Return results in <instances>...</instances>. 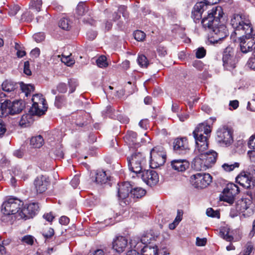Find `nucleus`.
I'll list each match as a JSON object with an SVG mask.
<instances>
[{
  "label": "nucleus",
  "mask_w": 255,
  "mask_h": 255,
  "mask_svg": "<svg viewBox=\"0 0 255 255\" xmlns=\"http://www.w3.org/2000/svg\"><path fill=\"white\" fill-rule=\"evenodd\" d=\"M210 7L205 3L200 1L196 3L192 10L191 17L196 23L199 22L202 18V15L204 11L211 10Z\"/></svg>",
  "instance_id": "f3484780"
},
{
  "label": "nucleus",
  "mask_w": 255,
  "mask_h": 255,
  "mask_svg": "<svg viewBox=\"0 0 255 255\" xmlns=\"http://www.w3.org/2000/svg\"><path fill=\"white\" fill-rule=\"evenodd\" d=\"M142 250L143 252H148L149 253V255H158V249L157 246L152 247L144 246Z\"/></svg>",
  "instance_id": "37998d69"
},
{
  "label": "nucleus",
  "mask_w": 255,
  "mask_h": 255,
  "mask_svg": "<svg viewBox=\"0 0 255 255\" xmlns=\"http://www.w3.org/2000/svg\"><path fill=\"white\" fill-rule=\"evenodd\" d=\"M42 236L44 237L45 242H48L52 239L54 235V231L51 228H48L47 230H44L42 231Z\"/></svg>",
  "instance_id": "72a5a7b5"
},
{
  "label": "nucleus",
  "mask_w": 255,
  "mask_h": 255,
  "mask_svg": "<svg viewBox=\"0 0 255 255\" xmlns=\"http://www.w3.org/2000/svg\"><path fill=\"white\" fill-rule=\"evenodd\" d=\"M24 73L27 75H31V72L29 69V63L28 61H25L24 63Z\"/></svg>",
  "instance_id": "052dcab7"
},
{
  "label": "nucleus",
  "mask_w": 255,
  "mask_h": 255,
  "mask_svg": "<svg viewBox=\"0 0 255 255\" xmlns=\"http://www.w3.org/2000/svg\"><path fill=\"white\" fill-rule=\"evenodd\" d=\"M44 139L41 135L32 136L30 139V143H43Z\"/></svg>",
  "instance_id": "8fccbe9b"
},
{
  "label": "nucleus",
  "mask_w": 255,
  "mask_h": 255,
  "mask_svg": "<svg viewBox=\"0 0 255 255\" xmlns=\"http://www.w3.org/2000/svg\"><path fill=\"white\" fill-rule=\"evenodd\" d=\"M242 207L239 203L236 204L235 207L231 208L230 215L232 217H237L242 212Z\"/></svg>",
  "instance_id": "473e14b6"
},
{
  "label": "nucleus",
  "mask_w": 255,
  "mask_h": 255,
  "mask_svg": "<svg viewBox=\"0 0 255 255\" xmlns=\"http://www.w3.org/2000/svg\"><path fill=\"white\" fill-rule=\"evenodd\" d=\"M217 156L218 153L213 150H209L201 155L208 168H211L215 163Z\"/></svg>",
  "instance_id": "4be33fe9"
},
{
  "label": "nucleus",
  "mask_w": 255,
  "mask_h": 255,
  "mask_svg": "<svg viewBox=\"0 0 255 255\" xmlns=\"http://www.w3.org/2000/svg\"><path fill=\"white\" fill-rule=\"evenodd\" d=\"M141 174L142 180L150 187L155 185L159 181L158 175L153 170H144L141 171Z\"/></svg>",
  "instance_id": "2eb2a0df"
},
{
  "label": "nucleus",
  "mask_w": 255,
  "mask_h": 255,
  "mask_svg": "<svg viewBox=\"0 0 255 255\" xmlns=\"http://www.w3.org/2000/svg\"><path fill=\"white\" fill-rule=\"evenodd\" d=\"M158 55L160 56H164L166 54V50L164 47L159 46L157 49Z\"/></svg>",
  "instance_id": "69168bd1"
},
{
  "label": "nucleus",
  "mask_w": 255,
  "mask_h": 255,
  "mask_svg": "<svg viewBox=\"0 0 255 255\" xmlns=\"http://www.w3.org/2000/svg\"><path fill=\"white\" fill-rule=\"evenodd\" d=\"M150 166L152 168H156L163 165L166 162L167 155L164 148L158 145L154 147L150 151Z\"/></svg>",
  "instance_id": "0eeeda50"
},
{
  "label": "nucleus",
  "mask_w": 255,
  "mask_h": 255,
  "mask_svg": "<svg viewBox=\"0 0 255 255\" xmlns=\"http://www.w3.org/2000/svg\"><path fill=\"white\" fill-rule=\"evenodd\" d=\"M212 177L209 173H198L192 175L190 177V182L196 188H204L212 182Z\"/></svg>",
  "instance_id": "9d476101"
},
{
  "label": "nucleus",
  "mask_w": 255,
  "mask_h": 255,
  "mask_svg": "<svg viewBox=\"0 0 255 255\" xmlns=\"http://www.w3.org/2000/svg\"><path fill=\"white\" fill-rule=\"evenodd\" d=\"M222 60L223 66L227 70L230 71L236 67L238 60L232 47L228 46L226 48L223 52Z\"/></svg>",
  "instance_id": "9b49d317"
},
{
  "label": "nucleus",
  "mask_w": 255,
  "mask_h": 255,
  "mask_svg": "<svg viewBox=\"0 0 255 255\" xmlns=\"http://www.w3.org/2000/svg\"><path fill=\"white\" fill-rule=\"evenodd\" d=\"M137 61L138 65L142 68H147L149 65L148 61L144 55H139Z\"/></svg>",
  "instance_id": "e433bc0d"
},
{
  "label": "nucleus",
  "mask_w": 255,
  "mask_h": 255,
  "mask_svg": "<svg viewBox=\"0 0 255 255\" xmlns=\"http://www.w3.org/2000/svg\"><path fill=\"white\" fill-rule=\"evenodd\" d=\"M31 100L33 104L29 110L30 114L37 116L44 114L47 107L44 104L45 100L42 96L40 94H35L33 96Z\"/></svg>",
  "instance_id": "1a4fd4ad"
},
{
  "label": "nucleus",
  "mask_w": 255,
  "mask_h": 255,
  "mask_svg": "<svg viewBox=\"0 0 255 255\" xmlns=\"http://www.w3.org/2000/svg\"><path fill=\"white\" fill-rule=\"evenodd\" d=\"M232 148L234 150L235 153L243 154L246 151V147L244 144H234Z\"/></svg>",
  "instance_id": "a18cd8bd"
},
{
  "label": "nucleus",
  "mask_w": 255,
  "mask_h": 255,
  "mask_svg": "<svg viewBox=\"0 0 255 255\" xmlns=\"http://www.w3.org/2000/svg\"><path fill=\"white\" fill-rule=\"evenodd\" d=\"M247 65L250 69L255 70V57L250 58L248 61Z\"/></svg>",
  "instance_id": "e2e57ef3"
},
{
  "label": "nucleus",
  "mask_w": 255,
  "mask_h": 255,
  "mask_svg": "<svg viewBox=\"0 0 255 255\" xmlns=\"http://www.w3.org/2000/svg\"><path fill=\"white\" fill-rule=\"evenodd\" d=\"M118 12L122 13L123 16L125 18L128 17V13L127 11V7L124 5H121L118 8Z\"/></svg>",
  "instance_id": "13d9d810"
},
{
  "label": "nucleus",
  "mask_w": 255,
  "mask_h": 255,
  "mask_svg": "<svg viewBox=\"0 0 255 255\" xmlns=\"http://www.w3.org/2000/svg\"><path fill=\"white\" fill-rule=\"evenodd\" d=\"M1 87L2 90L9 93L14 91L18 88V85L12 81L6 80L2 83Z\"/></svg>",
  "instance_id": "b1692460"
},
{
  "label": "nucleus",
  "mask_w": 255,
  "mask_h": 255,
  "mask_svg": "<svg viewBox=\"0 0 255 255\" xmlns=\"http://www.w3.org/2000/svg\"><path fill=\"white\" fill-rule=\"evenodd\" d=\"M236 182L247 188L246 194L253 201L255 199V165H251L248 172H241L236 178Z\"/></svg>",
  "instance_id": "f03ea898"
},
{
  "label": "nucleus",
  "mask_w": 255,
  "mask_h": 255,
  "mask_svg": "<svg viewBox=\"0 0 255 255\" xmlns=\"http://www.w3.org/2000/svg\"><path fill=\"white\" fill-rule=\"evenodd\" d=\"M68 84L70 88V93H72L75 91L76 87L78 85L77 82L75 80L70 79L68 81Z\"/></svg>",
  "instance_id": "6e6d98bb"
},
{
  "label": "nucleus",
  "mask_w": 255,
  "mask_h": 255,
  "mask_svg": "<svg viewBox=\"0 0 255 255\" xmlns=\"http://www.w3.org/2000/svg\"><path fill=\"white\" fill-rule=\"evenodd\" d=\"M118 197L119 200H125L126 204L127 199L130 196L132 185L129 182H123L118 184Z\"/></svg>",
  "instance_id": "dca6fc26"
},
{
  "label": "nucleus",
  "mask_w": 255,
  "mask_h": 255,
  "mask_svg": "<svg viewBox=\"0 0 255 255\" xmlns=\"http://www.w3.org/2000/svg\"><path fill=\"white\" fill-rule=\"evenodd\" d=\"M20 87L22 91L25 93V95L28 97V95L34 91V87L31 84H25L22 82L19 83Z\"/></svg>",
  "instance_id": "c756f323"
},
{
  "label": "nucleus",
  "mask_w": 255,
  "mask_h": 255,
  "mask_svg": "<svg viewBox=\"0 0 255 255\" xmlns=\"http://www.w3.org/2000/svg\"><path fill=\"white\" fill-rule=\"evenodd\" d=\"M151 239V235L149 234H146L142 236L140 238L137 237L133 238L130 240L129 244L131 247L135 248L137 250H140L141 248V244L144 245V246H147V245L150 243Z\"/></svg>",
  "instance_id": "aec40b11"
},
{
  "label": "nucleus",
  "mask_w": 255,
  "mask_h": 255,
  "mask_svg": "<svg viewBox=\"0 0 255 255\" xmlns=\"http://www.w3.org/2000/svg\"><path fill=\"white\" fill-rule=\"evenodd\" d=\"M67 103L66 98L65 96L58 95L55 97L54 105L57 108H61L65 106Z\"/></svg>",
  "instance_id": "bb28decb"
},
{
  "label": "nucleus",
  "mask_w": 255,
  "mask_h": 255,
  "mask_svg": "<svg viewBox=\"0 0 255 255\" xmlns=\"http://www.w3.org/2000/svg\"><path fill=\"white\" fill-rule=\"evenodd\" d=\"M249 147L251 148V150H249L248 152V154L251 160L253 162H255V144Z\"/></svg>",
  "instance_id": "864d4df0"
},
{
  "label": "nucleus",
  "mask_w": 255,
  "mask_h": 255,
  "mask_svg": "<svg viewBox=\"0 0 255 255\" xmlns=\"http://www.w3.org/2000/svg\"><path fill=\"white\" fill-rule=\"evenodd\" d=\"M207 240L206 238L200 239L197 237L196 239V245L197 246H204L206 244Z\"/></svg>",
  "instance_id": "680f3d73"
},
{
  "label": "nucleus",
  "mask_w": 255,
  "mask_h": 255,
  "mask_svg": "<svg viewBox=\"0 0 255 255\" xmlns=\"http://www.w3.org/2000/svg\"><path fill=\"white\" fill-rule=\"evenodd\" d=\"M25 107L24 102L22 100L11 102L5 100L0 104V116L6 117L8 115H14L19 114Z\"/></svg>",
  "instance_id": "39448f33"
},
{
  "label": "nucleus",
  "mask_w": 255,
  "mask_h": 255,
  "mask_svg": "<svg viewBox=\"0 0 255 255\" xmlns=\"http://www.w3.org/2000/svg\"><path fill=\"white\" fill-rule=\"evenodd\" d=\"M232 134V129L227 126H225L219 128L217 131L218 142L223 143H231L233 141Z\"/></svg>",
  "instance_id": "4468645a"
},
{
  "label": "nucleus",
  "mask_w": 255,
  "mask_h": 255,
  "mask_svg": "<svg viewBox=\"0 0 255 255\" xmlns=\"http://www.w3.org/2000/svg\"><path fill=\"white\" fill-rule=\"evenodd\" d=\"M80 183V179L78 176H75L70 182L71 185L74 188H76Z\"/></svg>",
  "instance_id": "bf43d9fd"
},
{
  "label": "nucleus",
  "mask_w": 255,
  "mask_h": 255,
  "mask_svg": "<svg viewBox=\"0 0 255 255\" xmlns=\"http://www.w3.org/2000/svg\"><path fill=\"white\" fill-rule=\"evenodd\" d=\"M133 34L135 39L138 41H142L146 36L145 34L141 30H136Z\"/></svg>",
  "instance_id": "49530a36"
},
{
  "label": "nucleus",
  "mask_w": 255,
  "mask_h": 255,
  "mask_svg": "<svg viewBox=\"0 0 255 255\" xmlns=\"http://www.w3.org/2000/svg\"><path fill=\"white\" fill-rule=\"evenodd\" d=\"M239 193V188L234 183H229L223 192L220 197L221 201L232 204L235 200V196Z\"/></svg>",
  "instance_id": "f8f14e48"
},
{
  "label": "nucleus",
  "mask_w": 255,
  "mask_h": 255,
  "mask_svg": "<svg viewBox=\"0 0 255 255\" xmlns=\"http://www.w3.org/2000/svg\"><path fill=\"white\" fill-rule=\"evenodd\" d=\"M97 65L100 68H105L108 66L107 58L104 55H101L96 60Z\"/></svg>",
  "instance_id": "79ce46f5"
},
{
  "label": "nucleus",
  "mask_w": 255,
  "mask_h": 255,
  "mask_svg": "<svg viewBox=\"0 0 255 255\" xmlns=\"http://www.w3.org/2000/svg\"><path fill=\"white\" fill-rule=\"evenodd\" d=\"M6 128L3 121L0 119V137L5 132Z\"/></svg>",
  "instance_id": "338daca9"
},
{
  "label": "nucleus",
  "mask_w": 255,
  "mask_h": 255,
  "mask_svg": "<svg viewBox=\"0 0 255 255\" xmlns=\"http://www.w3.org/2000/svg\"><path fill=\"white\" fill-rule=\"evenodd\" d=\"M39 206L37 203H32L21 208L18 212V216L21 219H27L32 218L38 211Z\"/></svg>",
  "instance_id": "ddd939ff"
},
{
  "label": "nucleus",
  "mask_w": 255,
  "mask_h": 255,
  "mask_svg": "<svg viewBox=\"0 0 255 255\" xmlns=\"http://www.w3.org/2000/svg\"><path fill=\"white\" fill-rule=\"evenodd\" d=\"M57 90L61 93H65L67 91L66 84L64 83H59L57 86Z\"/></svg>",
  "instance_id": "5fc2aeb1"
},
{
  "label": "nucleus",
  "mask_w": 255,
  "mask_h": 255,
  "mask_svg": "<svg viewBox=\"0 0 255 255\" xmlns=\"http://www.w3.org/2000/svg\"><path fill=\"white\" fill-rule=\"evenodd\" d=\"M189 162L186 159H174L170 162L171 168L178 172H183L189 167Z\"/></svg>",
  "instance_id": "412c9836"
},
{
  "label": "nucleus",
  "mask_w": 255,
  "mask_h": 255,
  "mask_svg": "<svg viewBox=\"0 0 255 255\" xmlns=\"http://www.w3.org/2000/svg\"><path fill=\"white\" fill-rule=\"evenodd\" d=\"M59 26L64 30H69L71 27L69 20L67 18H61L59 22Z\"/></svg>",
  "instance_id": "ea45409f"
},
{
  "label": "nucleus",
  "mask_w": 255,
  "mask_h": 255,
  "mask_svg": "<svg viewBox=\"0 0 255 255\" xmlns=\"http://www.w3.org/2000/svg\"><path fill=\"white\" fill-rule=\"evenodd\" d=\"M35 238L31 235H25L20 239L21 243L24 245L32 246L34 243Z\"/></svg>",
  "instance_id": "c9c22d12"
},
{
  "label": "nucleus",
  "mask_w": 255,
  "mask_h": 255,
  "mask_svg": "<svg viewBox=\"0 0 255 255\" xmlns=\"http://www.w3.org/2000/svg\"><path fill=\"white\" fill-rule=\"evenodd\" d=\"M128 243V239L125 237L117 236L113 239L112 248L117 253L120 254L125 251Z\"/></svg>",
  "instance_id": "a211bd4d"
},
{
  "label": "nucleus",
  "mask_w": 255,
  "mask_h": 255,
  "mask_svg": "<svg viewBox=\"0 0 255 255\" xmlns=\"http://www.w3.org/2000/svg\"><path fill=\"white\" fill-rule=\"evenodd\" d=\"M42 1L41 0H32L30 3V7L31 9H35L38 12L40 10Z\"/></svg>",
  "instance_id": "a19ab883"
},
{
  "label": "nucleus",
  "mask_w": 255,
  "mask_h": 255,
  "mask_svg": "<svg viewBox=\"0 0 255 255\" xmlns=\"http://www.w3.org/2000/svg\"><path fill=\"white\" fill-rule=\"evenodd\" d=\"M239 164L238 163H235L234 164H229L228 163H224L222 165V168L226 171H231L234 169L236 167H238Z\"/></svg>",
  "instance_id": "3c124183"
},
{
  "label": "nucleus",
  "mask_w": 255,
  "mask_h": 255,
  "mask_svg": "<svg viewBox=\"0 0 255 255\" xmlns=\"http://www.w3.org/2000/svg\"><path fill=\"white\" fill-rule=\"evenodd\" d=\"M209 144H196L195 152L196 154H199L198 156H201L202 154H205L208 148Z\"/></svg>",
  "instance_id": "f704fd0d"
},
{
  "label": "nucleus",
  "mask_w": 255,
  "mask_h": 255,
  "mask_svg": "<svg viewBox=\"0 0 255 255\" xmlns=\"http://www.w3.org/2000/svg\"><path fill=\"white\" fill-rule=\"evenodd\" d=\"M185 142H188V139L186 137H177L175 139L173 143H184Z\"/></svg>",
  "instance_id": "0e129e2a"
},
{
  "label": "nucleus",
  "mask_w": 255,
  "mask_h": 255,
  "mask_svg": "<svg viewBox=\"0 0 255 255\" xmlns=\"http://www.w3.org/2000/svg\"><path fill=\"white\" fill-rule=\"evenodd\" d=\"M238 38L240 41V49L242 53H247L252 51L251 49L248 48V42L246 41L244 37H239Z\"/></svg>",
  "instance_id": "7c9ffc66"
},
{
  "label": "nucleus",
  "mask_w": 255,
  "mask_h": 255,
  "mask_svg": "<svg viewBox=\"0 0 255 255\" xmlns=\"http://www.w3.org/2000/svg\"><path fill=\"white\" fill-rule=\"evenodd\" d=\"M254 249V246L252 242H248L245 247V249L243 251L244 255H250Z\"/></svg>",
  "instance_id": "de8ad7c7"
},
{
  "label": "nucleus",
  "mask_w": 255,
  "mask_h": 255,
  "mask_svg": "<svg viewBox=\"0 0 255 255\" xmlns=\"http://www.w3.org/2000/svg\"><path fill=\"white\" fill-rule=\"evenodd\" d=\"M146 192V191L141 187H132L130 196L133 199H139L143 197Z\"/></svg>",
  "instance_id": "393cba45"
},
{
  "label": "nucleus",
  "mask_w": 255,
  "mask_h": 255,
  "mask_svg": "<svg viewBox=\"0 0 255 255\" xmlns=\"http://www.w3.org/2000/svg\"><path fill=\"white\" fill-rule=\"evenodd\" d=\"M76 11L79 15L82 16L84 15L88 11L86 4L82 2L79 3L77 6Z\"/></svg>",
  "instance_id": "58836bf2"
},
{
  "label": "nucleus",
  "mask_w": 255,
  "mask_h": 255,
  "mask_svg": "<svg viewBox=\"0 0 255 255\" xmlns=\"http://www.w3.org/2000/svg\"><path fill=\"white\" fill-rule=\"evenodd\" d=\"M224 13L221 6H214L208 11L201 20V23L205 29L212 30L211 41L218 43L229 35L228 30L224 24H220V19Z\"/></svg>",
  "instance_id": "f257e3e1"
},
{
  "label": "nucleus",
  "mask_w": 255,
  "mask_h": 255,
  "mask_svg": "<svg viewBox=\"0 0 255 255\" xmlns=\"http://www.w3.org/2000/svg\"><path fill=\"white\" fill-rule=\"evenodd\" d=\"M192 168L197 171L206 170L208 169L204 158L201 156L195 157L191 163Z\"/></svg>",
  "instance_id": "5701e85b"
},
{
  "label": "nucleus",
  "mask_w": 255,
  "mask_h": 255,
  "mask_svg": "<svg viewBox=\"0 0 255 255\" xmlns=\"http://www.w3.org/2000/svg\"><path fill=\"white\" fill-rule=\"evenodd\" d=\"M206 50L203 47L198 48L196 52V57L200 59L203 58L206 55Z\"/></svg>",
  "instance_id": "603ef678"
},
{
  "label": "nucleus",
  "mask_w": 255,
  "mask_h": 255,
  "mask_svg": "<svg viewBox=\"0 0 255 255\" xmlns=\"http://www.w3.org/2000/svg\"><path fill=\"white\" fill-rule=\"evenodd\" d=\"M211 132V127L209 125L205 123L199 124L193 132L195 143H198V142L208 143Z\"/></svg>",
  "instance_id": "6e6552de"
},
{
  "label": "nucleus",
  "mask_w": 255,
  "mask_h": 255,
  "mask_svg": "<svg viewBox=\"0 0 255 255\" xmlns=\"http://www.w3.org/2000/svg\"><path fill=\"white\" fill-rule=\"evenodd\" d=\"M61 61L68 66H71L75 63V60L69 55H62Z\"/></svg>",
  "instance_id": "c03bdc74"
},
{
  "label": "nucleus",
  "mask_w": 255,
  "mask_h": 255,
  "mask_svg": "<svg viewBox=\"0 0 255 255\" xmlns=\"http://www.w3.org/2000/svg\"><path fill=\"white\" fill-rule=\"evenodd\" d=\"M49 182L48 176L43 175L38 176L34 180V185L37 192L42 193L45 192L49 185Z\"/></svg>",
  "instance_id": "6ab92c4d"
},
{
  "label": "nucleus",
  "mask_w": 255,
  "mask_h": 255,
  "mask_svg": "<svg viewBox=\"0 0 255 255\" xmlns=\"http://www.w3.org/2000/svg\"><path fill=\"white\" fill-rule=\"evenodd\" d=\"M33 38L37 42H40L44 39L45 36L42 33H38L34 34Z\"/></svg>",
  "instance_id": "4d7b16f0"
},
{
  "label": "nucleus",
  "mask_w": 255,
  "mask_h": 255,
  "mask_svg": "<svg viewBox=\"0 0 255 255\" xmlns=\"http://www.w3.org/2000/svg\"><path fill=\"white\" fill-rule=\"evenodd\" d=\"M189 149L188 144H174L173 146L174 152L178 154H185L189 152Z\"/></svg>",
  "instance_id": "a878e982"
},
{
  "label": "nucleus",
  "mask_w": 255,
  "mask_h": 255,
  "mask_svg": "<svg viewBox=\"0 0 255 255\" xmlns=\"http://www.w3.org/2000/svg\"><path fill=\"white\" fill-rule=\"evenodd\" d=\"M138 144H129L128 148L131 152H133L130 156L127 157L128 167L130 171L132 172L141 173L143 164L145 161L144 154L138 151Z\"/></svg>",
  "instance_id": "7ed1b4c3"
},
{
  "label": "nucleus",
  "mask_w": 255,
  "mask_h": 255,
  "mask_svg": "<svg viewBox=\"0 0 255 255\" xmlns=\"http://www.w3.org/2000/svg\"><path fill=\"white\" fill-rule=\"evenodd\" d=\"M249 36H245L244 37L246 41L248 42V49H253L255 46V32L249 34Z\"/></svg>",
  "instance_id": "2f4dec72"
},
{
  "label": "nucleus",
  "mask_w": 255,
  "mask_h": 255,
  "mask_svg": "<svg viewBox=\"0 0 255 255\" xmlns=\"http://www.w3.org/2000/svg\"><path fill=\"white\" fill-rule=\"evenodd\" d=\"M219 235L221 238L228 242H231L234 239L233 237L229 234V231L226 229L221 230L219 232Z\"/></svg>",
  "instance_id": "4c0bfd02"
},
{
  "label": "nucleus",
  "mask_w": 255,
  "mask_h": 255,
  "mask_svg": "<svg viewBox=\"0 0 255 255\" xmlns=\"http://www.w3.org/2000/svg\"><path fill=\"white\" fill-rule=\"evenodd\" d=\"M206 214L209 217L220 218V213L217 211H214L212 208L207 209Z\"/></svg>",
  "instance_id": "09e8293b"
},
{
  "label": "nucleus",
  "mask_w": 255,
  "mask_h": 255,
  "mask_svg": "<svg viewBox=\"0 0 255 255\" xmlns=\"http://www.w3.org/2000/svg\"><path fill=\"white\" fill-rule=\"evenodd\" d=\"M22 205L23 203L19 199L16 198H9L3 203L1 206V211L4 215L2 220H5V217H9L11 215H15V217L18 218V212H20Z\"/></svg>",
  "instance_id": "423d86ee"
},
{
  "label": "nucleus",
  "mask_w": 255,
  "mask_h": 255,
  "mask_svg": "<svg viewBox=\"0 0 255 255\" xmlns=\"http://www.w3.org/2000/svg\"><path fill=\"white\" fill-rule=\"evenodd\" d=\"M137 137V134L136 132L129 131L124 137L125 142L126 143H134L136 141Z\"/></svg>",
  "instance_id": "c85d7f7f"
},
{
  "label": "nucleus",
  "mask_w": 255,
  "mask_h": 255,
  "mask_svg": "<svg viewBox=\"0 0 255 255\" xmlns=\"http://www.w3.org/2000/svg\"><path fill=\"white\" fill-rule=\"evenodd\" d=\"M231 24L234 29V34L240 37L249 36V34L254 33L251 23L239 14L233 15Z\"/></svg>",
  "instance_id": "20e7f679"
},
{
  "label": "nucleus",
  "mask_w": 255,
  "mask_h": 255,
  "mask_svg": "<svg viewBox=\"0 0 255 255\" xmlns=\"http://www.w3.org/2000/svg\"><path fill=\"white\" fill-rule=\"evenodd\" d=\"M96 182L100 183H106L108 180V176L107 175L106 172L104 171H99L96 176Z\"/></svg>",
  "instance_id": "cd10ccee"
},
{
  "label": "nucleus",
  "mask_w": 255,
  "mask_h": 255,
  "mask_svg": "<svg viewBox=\"0 0 255 255\" xmlns=\"http://www.w3.org/2000/svg\"><path fill=\"white\" fill-rule=\"evenodd\" d=\"M97 35V32L93 30H90L87 32V36L90 40L94 39L96 37Z\"/></svg>",
  "instance_id": "774afa93"
}]
</instances>
